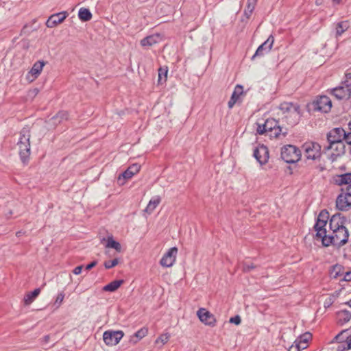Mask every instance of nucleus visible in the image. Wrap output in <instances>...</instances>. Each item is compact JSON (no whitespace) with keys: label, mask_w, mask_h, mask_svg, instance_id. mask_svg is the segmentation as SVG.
<instances>
[{"label":"nucleus","mask_w":351,"mask_h":351,"mask_svg":"<svg viewBox=\"0 0 351 351\" xmlns=\"http://www.w3.org/2000/svg\"><path fill=\"white\" fill-rule=\"evenodd\" d=\"M229 322L232 324H234L236 325H239L240 324L241 322V319L239 315H236L234 317H232Z\"/></svg>","instance_id":"45"},{"label":"nucleus","mask_w":351,"mask_h":351,"mask_svg":"<svg viewBox=\"0 0 351 351\" xmlns=\"http://www.w3.org/2000/svg\"><path fill=\"white\" fill-rule=\"evenodd\" d=\"M302 154L295 145H287L281 148V158L287 163H295L300 160Z\"/></svg>","instance_id":"3"},{"label":"nucleus","mask_w":351,"mask_h":351,"mask_svg":"<svg viewBox=\"0 0 351 351\" xmlns=\"http://www.w3.org/2000/svg\"><path fill=\"white\" fill-rule=\"evenodd\" d=\"M68 15L69 14L66 11L53 14L47 19L46 22V26L49 28H53L62 23L68 16Z\"/></svg>","instance_id":"15"},{"label":"nucleus","mask_w":351,"mask_h":351,"mask_svg":"<svg viewBox=\"0 0 351 351\" xmlns=\"http://www.w3.org/2000/svg\"><path fill=\"white\" fill-rule=\"evenodd\" d=\"M274 43V37L270 35L268 38L258 47L252 59L253 60L256 56H262L269 53L272 48Z\"/></svg>","instance_id":"17"},{"label":"nucleus","mask_w":351,"mask_h":351,"mask_svg":"<svg viewBox=\"0 0 351 351\" xmlns=\"http://www.w3.org/2000/svg\"><path fill=\"white\" fill-rule=\"evenodd\" d=\"M346 220V218L341 216V214L332 216L329 226L332 232L331 235H326V238L323 239L324 246L328 247L330 245H333L339 247L348 242L349 233L345 226Z\"/></svg>","instance_id":"1"},{"label":"nucleus","mask_w":351,"mask_h":351,"mask_svg":"<svg viewBox=\"0 0 351 351\" xmlns=\"http://www.w3.org/2000/svg\"><path fill=\"white\" fill-rule=\"evenodd\" d=\"M256 1H250V0H247V7L246 8L248 9V10H254L255 8V6L256 5Z\"/></svg>","instance_id":"46"},{"label":"nucleus","mask_w":351,"mask_h":351,"mask_svg":"<svg viewBox=\"0 0 351 351\" xmlns=\"http://www.w3.org/2000/svg\"><path fill=\"white\" fill-rule=\"evenodd\" d=\"M339 336H340V335H337V336H336V337H335V338H336V339H339Z\"/></svg>","instance_id":"58"},{"label":"nucleus","mask_w":351,"mask_h":351,"mask_svg":"<svg viewBox=\"0 0 351 351\" xmlns=\"http://www.w3.org/2000/svg\"><path fill=\"white\" fill-rule=\"evenodd\" d=\"M97 261H92L91 263H90L89 264H88L86 266V270H90L92 268H93L94 267H95L97 265Z\"/></svg>","instance_id":"47"},{"label":"nucleus","mask_w":351,"mask_h":351,"mask_svg":"<svg viewBox=\"0 0 351 351\" xmlns=\"http://www.w3.org/2000/svg\"><path fill=\"white\" fill-rule=\"evenodd\" d=\"M252 12H253V10H250L245 8L244 10V15L246 16L247 19H249L251 16Z\"/></svg>","instance_id":"51"},{"label":"nucleus","mask_w":351,"mask_h":351,"mask_svg":"<svg viewBox=\"0 0 351 351\" xmlns=\"http://www.w3.org/2000/svg\"><path fill=\"white\" fill-rule=\"evenodd\" d=\"M79 19L83 21H89L92 19V14L88 8H82L78 12Z\"/></svg>","instance_id":"28"},{"label":"nucleus","mask_w":351,"mask_h":351,"mask_svg":"<svg viewBox=\"0 0 351 351\" xmlns=\"http://www.w3.org/2000/svg\"><path fill=\"white\" fill-rule=\"evenodd\" d=\"M298 104L292 102H283L280 104L279 109L286 115L288 114Z\"/></svg>","instance_id":"30"},{"label":"nucleus","mask_w":351,"mask_h":351,"mask_svg":"<svg viewBox=\"0 0 351 351\" xmlns=\"http://www.w3.org/2000/svg\"><path fill=\"white\" fill-rule=\"evenodd\" d=\"M147 332L148 330L147 328H141L134 333V337H132L130 341H133L134 343H136L137 341L145 337L147 335Z\"/></svg>","instance_id":"29"},{"label":"nucleus","mask_w":351,"mask_h":351,"mask_svg":"<svg viewBox=\"0 0 351 351\" xmlns=\"http://www.w3.org/2000/svg\"><path fill=\"white\" fill-rule=\"evenodd\" d=\"M123 337V332L121 330L112 331L108 330L104 332L103 339L108 346H115Z\"/></svg>","instance_id":"11"},{"label":"nucleus","mask_w":351,"mask_h":351,"mask_svg":"<svg viewBox=\"0 0 351 351\" xmlns=\"http://www.w3.org/2000/svg\"><path fill=\"white\" fill-rule=\"evenodd\" d=\"M16 235H20V232H16Z\"/></svg>","instance_id":"60"},{"label":"nucleus","mask_w":351,"mask_h":351,"mask_svg":"<svg viewBox=\"0 0 351 351\" xmlns=\"http://www.w3.org/2000/svg\"><path fill=\"white\" fill-rule=\"evenodd\" d=\"M243 94V87L240 84H237L231 95V97L228 103V106L230 109L232 108L234 104L239 101V97Z\"/></svg>","instance_id":"19"},{"label":"nucleus","mask_w":351,"mask_h":351,"mask_svg":"<svg viewBox=\"0 0 351 351\" xmlns=\"http://www.w3.org/2000/svg\"><path fill=\"white\" fill-rule=\"evenodd\" d=\"M302 116V112L300 109V106L298 104L293 108H292L291 111L288 114L285 115V118L287 120L288 124L291 125H296Z\"/></svg>","instance_id":"18"},{"label":"nucleus","mask_w":351,"mask_h":351,"mask_svg":"<svg viewBox=\"0 0 351 351\" xmlns=\"http://www.w3.org/2000/svg\"><path fill=\"white\" fill-rule=\"evenodd\" d=\"M253 156L261 165H265L269 160V150L264 145H260L256 147L253 152Z\"/></svg>","instance_id":"12"},{"label":"nucleus","mask_w":351,"mask_h":351,"mask_svg":"<svg viewBox=\"0 0 351 351\" xmlns=\"http://www.w3.org/2000/svg\"><path fill=\"white\" fill-rule=\"evenodd\" d=\"M348 128H349V131L348 132V145L350 143V141H351V121L349 122L348 123Z\"/></svg>","instance_id":"52"},{"label":"nucleus","mask_w":351,"mask_h":351,"mask_svg":"<svg viewBox=\"0 0 351 351\" xmlns=\"http://www.w3.org/2000/svg\"><path fill=\"white\" fill-rule=\"evenodd\" d=\"M305 156L307 159L317 160L321 158L322 147L316 142H307L303 145Z\"/></svg>","instance_id":"9"},{"label":"nucleus","mask_w":351,"mask_h":351,"mask_svg":"<svg viewBox=\"0 0 351 351\" xmlns=\"http://www.w3.org/2000/svg\"><path fill=\"white\" fill-rule=\"evenodd\" d=\"M336 207L341 211H346L351 208V184L346 188H341V193L336 199Z\"/></svg>","instance_id":"5"},{"label":"nucleus","mask_w":351,"mask_h":351,"mask_svg":"<svg viewBox=\"0 0 351 351\" xmlns=\"http://www.w3.org/2000/svg\"><path fill=\"white\" fill-rule=\"evenodd\" d=\"M346 152V146L343 143H331L326 146L323 149V153L327 154L328 158L332 162H335L339 157L343 156Z\"/></svg>","instance_id":"7"},{"label":"nucleus","mask_w":351,"mask_h":351,"mask_svg":"<svg viewBox=\"0 0 351 351\" xmlns=\"http://www.w3.org/2000/svg\"><path fill=\"white\" fill-rule=\"evenodd\" d=\"M161 198L160 196L156 195L153 197L149 202L145 211L148 213H151L154 211V210L157 207V206L160 203Z\"/></svg>","instance_id":"24"},{"label":"nucleus","mask_w":351,"mask_h":351,"mask_svg":"<svg viewBox=\"0 0 351 351\" xmlns=\"http://www.w3.org/2000/svg\"><path fill=\"white\" fill-rule=\"evenodd\" d=\"M82 269L83 265H79L73 269V272L75 275H79L82 272Z\"/></svg>","instance_id":"48"},{"label":"nucleus","mask_w":351,"mask_h":351,"mask_svg":"<svg viewBox=\"0 0 351 351\" xmlns=\"http://www.w3.org/2000/svg\"><path fill=\"white\" fill-rule=\"evenodd\" d=\"M128 169H130V171L134 174H136L137 173H138V171H140L141 169V165L137 164V163H134V164H132V165H130Z\"/></svg>","instance_id":"41"},{"label":"nucleus","mask_w":351,"mask_h":351,"mask_svg":"<svg viewBox=\"0 0 351 351\" xmlns=\"http://www.w3.org/2000/svg\"><path fill=\"white\" fill-rule=\"evenodd\" d=\"M30 130L28 128H23L19 133V139L17 142L19 154L22 162L27 164L31 154L30 149Z\"/></svg>","instance_id":"2"},{"label":"nucleus","mask_w":351,"mask_h":351,"mask_svg":"<svg viewBox=\"0 0 351 351\" xmlns=\"http://www.w3.org/2000/svg\"><path fill=\"white\" fill-rule=\"evenodd\" d=\"M341 269V268L340 266L335 265L334 267V271L336 272L335 274L334 275V278H336L339 276Z\"/></svg>","instance_id":"50"},{"label":"nucleus","mask_w":351,"mask_h":351,"mask_svg":"<svg viewBox=\"0 0 351 351\" xmlns=\"http://www.w3.org/2000/svg\"><path fill=\"white\" fill-rule=\"evenodd\" d=\"M338 322L343 324L350 321L351 319V313L347 310H341L337 312Z\"/></svg>","instance_id":"25"},{"label":"nucleus","mask_w":351,"mask_h":351,"mask_svg":"<svg viewBox=\"0 0 351 351\" xmlns=\"http://www.w3.org/2000/svg\"><path fill=\"white\" fill-rule=\"evenodd\" d=\"M332 108L331 99L326 95L319 96L315 101L308 104L309 110L327 113Z\"/></svg>","instance_id":"6"},{"label":"nucleus","mask_w":351,"mask_h":351,"mask_svg":"<svg viewBox=\"0 0 351 351\" xmlns=\"http://www.w3.org/2000/svg\"><path fill=\"white\" fill-rule=\"evenodd\" d=\"M326 169L324 167H320V171H322L324 170H325Z\"/></svg>","instance_id":"55"},{"label":"nucleus","mask_w":351,"mask_h":351,"mask_svg":"<svg viewBox=\"0 0 351 351\" xmlns=\"http://www.w3.org/2000/svg\"><path fill=\"white\" fill-rule=\"evenodd\" d=\"M294 343H295V345L291 346L289 348V351H300V350H304L306 348V345L299 344L295 341Z\"/></svg>","instance_id":"40"},{"label":"nucleus","mask_w":351,"mask_h":351,"mask_svg":"<svg viewBox=\"0 0 351 351\" xmlns=\"http://www.w3.org/2000/svg\"><path fill=\"white\" fill-rule=\"evenodd\" d=\"M329 219V213L326 210H322L318 215L316 223L314 226V229L316 232V237L321 239L323 243V239L326 237V226Z\"/></svg>","instance_id":"4"},{"label":"nucleus","mask_w":351,"mask_h":351,"mask_svg":"<svg viewBox=\"0 0 351 351\" xmlns=\"http://www.w3.org/2000/svg\"><path fill=\"white\" fill-rule=\"evenodd\" d=\"M177 253V247H173L169 249L160 259V265L166 267H171L176 261Z\"/></svg>","instance_id":"13"},{"label":"nucleus","mask_w":351,"mask_h":351,"mask_svg":"<svg viewBox=\"0 0 351 351\" xmlns=\"http://www.w3.org/2000/svg\"><path fill=\"white\" fill-rule=\"evenodd\" d=\"M119 264V259L114 258L113 260L107 261L104 262V267L106 269H111Z\"/></svg>","instance_id":"38"},{"label":"nucleus","mask_w":351,"mask_h":351,"mask_svg":"<svg viewBox=\"0 0 351 351\" xmlns=\"http://www.w3.org/2000/svg\"><path fill=\"white\" fill-rule=\"evenodd\" d=\"M312 335L310 332H305L301 335L295 341L301 345H306L307 346V343L311 339Z\"/></svg>","instance_id":"32"},{"label":"nucleus","mask_w":351,"mask_h":351,"mask_svg":"<svg viewBox=\"0 0 351 351\" xmlns=\"http://www.w3.org/2000/svg\"><path fill=\"white\" fill-rule=\"evenodd\" d=\"M170 337V335L168 333L162 334L160 337L157 338L156 340V343L161 342L162 345L165 344Z\"/></svg>","instance_id":"39"},{"label":"nucleus","mask_w":351,"mask_h":351,"mask_svg":"<svg viewBox=\"0 0 351 351\" xmlns=\"http://www.w3.org/2000/svg\"><path fill=\"white\" fill-rule=\"evenodd\" d=\"M350 27L348 21H341L336 24L335 26V35L336 37L341 36Z\"/></svg>","instance_id":"22"},{"label":"nucleus","mask_w":351,"mask_h":351,"mask_svg":"<svg viewBox=\"0 0 351 351\" xmlns=\"http://www.w3.org/2000/svg\"><path fill=\"white\" fill-rule=\"evenodd\" d=\"M351 349V335L347 337L346 341L337 348L338 351H345Z\"/></svg>","instance_id":"34"},{"label":"nucleus","mask_w":351,"mask_h":351,"mask_svg":"<svg viewBox=\"0 0 351 351\" xmlns=\"http://www.w3.org/2000/svg\"><path fill=\"white\" fill-rule=\"evenodd\" d=\"M106 246L108 247H111V248H113L114 250H116V251L120 252L121 250V244L113 240L112 238H109L108 241H107V245Z\"/></svg>","instance_id":"33"},{"label":"nucleus","mask_w":351,"mask_h":351,"mask_svg":"<svg viewBox=\"0 0 351 351\" xmlns=\"http://www.w3.org/2000/svg\"><path fill=\"white\" fill-rule=\"evenodd\" d=\"M348 132H346L342 128H335L327 134V141L328 144L343 143V141L348 144Z\"/></svg>","instance_id":"8"},{"label":"nucleus","mask_w":351,"mask_h":351,"mask_svg":"<svg viewBox=\"0 0 351 351\" xmlns=\"http://www.w3.org/2000/svg\"><path fill=\"white\" fill-rule=\"evenodd\" d=\"M124 282L123 280H113L103 287V291L114 292L117 290Z\"/></svg>","instance_id":"23"},{"label":"nucleus","mask_w":351,"mask_h":351,"mask_svg":"<svg viewBox=\"0 0 351 351\" xmlns=\"http://www.w3.org/2000/svg\"><path fill=\"white\" fill-rule=\"evenodd\" d=\"M335 1H337V3L340 2L341 0H334Z\"/></svg>","instance_id":"57"},{"label":"nucleus","mask_w":351,"mask_h":351,"mask_svg":"<svg viewBox=\"0 0 351 351\" xmlns=\"http://www.w3.org/2000/svg\"><path fill=\"white\" fill-rule=\"evenodd\" d=\"M53 120L58 121L59 123L62 122L63 120H66L68 119V113L66 111H60L56 116L52 118Z\"/></svg>","instance_id":"36"},{"label":"nucleus","mask_w":351,"mask_h":351,"mask_svg":"<svg viewBox=\"0 0 351 351\" xmlns=\"http://www.w3.org/2000/svg\"><path fill=\"white\" fill-rule=\"evenodd\" d=\"M349 145H351V141H350V143Z\"/></svg>","instance_id":"61"},{"label":"nucleus","mask_w":351,"mask_h":351,"mask_svg":"<svg viewBox=\"0 0 351 351\" xmlns=\"http://www.w3.org/2000/svg\"><path fill=\"white\" fill-rule=\"evenodd\" d=\"M45 340H46V341H48V339H49V336H47H47H45Z\"/></svg>","instance_id":"54"},{"label":"nucleus","mask_w":351,"mask_h":351,"mask_svg":"<svg viewBox=\"0 0 351 351\" xmlns=\"http://www.w3.org/2000/svg\"><path fill=\"white\" fill-rule=\"evenodd\" d=\"M324 0H315V4L317 5H320L324 3Z\"/></svg>","instance_id":"53"},{"label":"nucleus","mask_w":351,"mask_h":351,"mask_svg":"<svg viewBox=\"0 0 351 351\" xmlns=\"http://www.w3.org/2000/svg\"><path fill=\"white\" fill-rule=\"evenodd\" d=\"M64 298V293L63 292H60L58 294L54 304L57 306V307L60 306L61 303L62 302Z\"/></svg>","instance_id":"42"},{"label":"nucleus","mask_w":351,"mask_h":351,"mask_svg":"<svg viewBox=\"0 0 351 351\" xmlns=\"http://www.w3.org/2000/svg\"><path fill=\"white\" fill-rule=\"evenodd\" d=\"M40 288H37L33 291L27 293L24 297V302L26 305L30 304L40 294Z\"/></svg>","instance_id":"26"},{"label":"nucleus","mask_w":351,"mask_h":351,"mask_svg":"<svg viewBox=\"0 0 351 351\" xmlns=\"http://www.w3.org/2000/svg\"><path fill=\"white\" fill-rule=\"evenodd\" d=\"M256 132L259 134H266L268 135L267 130L266 129L265 121L263 123H257Z\"/></svg>","instance_id":"37"},{"label":"nucleus","mask_w":351,"mask_h":351,"mask_svg":"<svg viewBox=\"0 0 351 351\" xmlns=\"http://www.w3.org/2000/svg\"><path fill=\"white\" fill-rule=\"evenodd\" d=\"M160 36L158 34L149 35L141 40V45L143 47H152L159 43Z\"/></svg>","instance_id":"21"},{"label":"nucleus","mask_w":351,"mask_h":351,"mask_svg":"<svg viewBox=\"0 0 351 351\" xmlns=\"http://www.w3.org/2000/svg\"><path fill=\"white\" fill-rule=\"evenodd\" d=\"M347 304L351 306V300L350 302H347Z\"/></svg>","instance_id":"56"},{"label":"nucleus","mask_w":351,"mask_h":351,"mask_svg":"<svg viewBox=\"0 0 351 351\" xmlns=\"http://www.w3.org/2000/svg\"><path fill=\"white\" fill-rule=\"evenodd\" d=\"M158 83L162 84V77H164L163 81L166 82L167 76L168 73L167 67L163 68L160 67L158 70Z\"/></svg>","instance_id":"35"},{"label":"nucleus","mask_w":351,"mask_h":351,"mask_svg":"<svg viewBox=\"0 0 351 351\" xmlns=\"http://www.w3.org/2000/svg\"><path fill=\"white\" fill-rule=\"evenodd\" d=\"M342 84L346 85L348 88H351V73L346 74L345 80L342 82Z\"/></svg>","instance_id":"43"},{"label":"nucleus","mask_w":351,"mask_h":351,"mask_svg":"<svg viewBox=\"0 0 351 351\" xmlns=\"http://www.w3.org/2000/svg\"><path fill=\"white\" fill-rule=\"evenodd\" d=\"M134 175L130 171L129 169H127L124 172L120 174L118 177V182L120 184H123L125 181L132 178Z\"/></svg>","instance_id":"31"},{"label":"nucleus","mask_w":351,"mask_h":351,"mask_svg":"<svg viewBox=\"0 0 351 351\" xmlns=\"http://www.w3.org/2000/svg\"><path fill=\"white\" fill-rule=\"evenodd\" d=\"M343 280L348 282L351 281V271L345 273Z\"/></svg>","instance_id":"49"},{"label":"nucleus","mask_w":351,"mask_h":351,"mask_svg":"<svg viewBox=\"0 0 351 351\" xmlns=\"http://www.w3.org/2000/svg\"><path fill=\"white\" fill-rule=\"evenodd\" d=\"M265 124L268 135L270 137L278 138L281 134L283 136L287 134V131L282 132V128L278 125V122L274 119H267L265 121Z\"/></svg>","instance_id":"10"},{"label":"nucleus","mask_w":351,"mask_h":351,"mask_svg":"<svg viewBox=\"0 0 351 351\" xmlns=\"http://www.w3.org/2000/svg\"><path fill=\"white\" fill-rule=\"evenodd\" d=\"M255 267H256V266L253 263L248 264V263H245L243 264V270L245 272H249L250 271L254 269Z\"/></svg>","instance_id":"44"},{"label":"nucleus","mask_w":351,"mask_h":351,"mask_svg":"<svg viewBox=\"0 0 351 351\" xmlns=\"http://www.w3.org/2000/svg\"><path fill=\"white\" fill-rule=\"evenodd\" d=\"M335 184L339 186L345 185L346 187L351 184V173L336 175L333 178Z\"/></svg>","instance_id":"20"},{"label":"nucleus","mask_w":351,"mask_h":351,"mask_svg":"<svg viewBox=\"0 0 351 351\" xmlns=\"http://www.w3.org/2000/svg\"><path fill=\"white\" fill-rule=\"evenodd\" d=\"M330 92L334 97L339 100L348 99L351 97L350 88L342 84L337 87L332 88Z\"/></svg>","instance_id":"16"},{"label":"nucleus","mask_w":351,"mask_h":351,"mask_svg":"<svg viewBox=\"0 0 351 351\" xmlns=\"http://www.w3.org/2000/svg\"><path fill=\"white\" fill-rule=\"evenodd\" d=\"M16 235H20V232H16Z\"/></svg>","instance_id":"59"},{"label":"nucleus","mask_w":351,"mask_h":351,"mask_svg":"<svg viewBox=\"0 0 351 351\" xmlns=\"http://www.w3.org/2000/svg\"><path fill=\"white\" fill-rule=\"evenodd\" d=\"M197 315L204 324L212 327L215 326L216 319L215 315L206 308H200L197 312Z\"/></svg>","instance_id":"14"},{"label":"nucleus","mask_w":351,"mask_h":351,"mask_svg":"<svg viewBox=\"0 0 351 351\" xmlns=\"http://www.w3.org/2000/svg\"><path fill=\"white\" fill-rule=\"evenodd\" d=\"M45 65L44 61H37L34 63L32 68L31 69L29 73H31L32 75H34L35 77H37L40 73H41L43 68Z\"/></svg>","instance_id":"27"}]
</instances>
